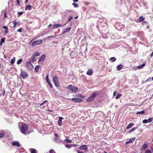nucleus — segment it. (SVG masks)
<instances>
[{
    "label": "nucleus",
    "instance_id": "obj_45",
    "mask_svg": "<svg viewBox=\"0 0 153 153\" xmlns=\"http://www.w3.org/2000/svg\"><path fill=\"white\" fill-rule=\"evenodd\" d=\"M72 18H73L72 16H69V17L68 19V22H70L71 21V20Z\"/></svg>",
    "mask_w": 153,
    "mask_h": 153
},
{
    "label": "nucleus",
    "instance_id": "obj_5",
    "mask_svg": "<svg viewBox=\"0 0 153 153\" xmlns=\"http://www.w3.org/2000/svg\"><path fill=\"white\" fill-rule=\"evenodd\" d=\"M68 88L70 91L73 92L75 91L78 89L77 87L72 85H69L68 86Z\"/></svg>",
    "mask_w": 153,
    "mask_h": 153
},
{
    "label": "nucleus",
    "instance_id": "obj_43",
    "mask_svg": "<svg viewBox=\"0 0 153 153\" xmlns=\"http://www.w3.org/2000/svg\"><path fill=\"white\" fill-rule=\"evenodd\" d=\"M143 123L144 124L147 123L148 122L147 120L145 119L143 121Z\"/></svg>",
    "mask_w": 153,
    "mask_h": 153
},
{
    "label": "nucleus",
    "instance_id": "obj_32",
    "mask_svg": "<svg viewBox=\"0 0 153 153\" xmlns=\"http://www.w3.org/2000/svg\"><path fill=\"white\" fill-rule=\"evenodd\" d=\"M122 95L118 93L116 97V99H118L119 98L121 97Z\"/></svg>",
    "mask_w": 153,
    "mask_h": 153
},
{
    "label": "nucleus",
    "instance_id": "obj_27",
    "mask_svg": "<svg viewBox=\"0 0 153 153\" xmlns=\"http://www.w3.org/2000/svg\"><path fill=\"white\" fill-rule=\"evenodd\" d=\"M144 20V18L142 16H140L139 18V19H138V20H139V22H140L143 21Z\"/></svg>",
    "mask_w": 153,
    "mask_h": 153
},
{
    "label": "nucleus",
    "instance_id": "obj_23",
    "mask_svg": "<svg viewBox=\"0 0 153 153\" xmlns=\"http://www.w3.org/2000/svg\"><path fill=\"white\" fill-rule=\"evenodd\" d=\"M35 58L33 57V56H32V58L29 59V61L31 62H33L36 61V59Z\"/></svg>",
    "mask_w": 153,
    "mask_h": 153
},
{
    "label": "nucleus",
    "instance_id": "obj_12",
    "mask_svg": "<svg viewBox=\"0 0 153 153\" xmlns=\"http://www.w3.org/2000/svg\"><path fill=\"white\" fill-rule=\"evenodd\" d=\"M145 65V64L143 63L140 66H139L137 67H134L133 68L134 70H136L137 68L140 69L143 68Z\"/></svg>",
    "mask_w": 153,
    "mask_h": 153
},
{
    "label": "nucleus",
    "instance_id": "obj_62",
    "mask_svg": "<svg viewBox=\"0 0 153 153\" xmlns=\"http://www.w3.org/2000/svg\"><path fill=\"white\" fill-rule=\"evenodd\" d=\"M28 1V0H25V2L26 3H27Z\"/></svg>",
    "mask_w": 153,
    "mask_h": 153
},
{
    "label": "nucleus",
    "instance_id": "obj_30",
    "mask_svg": "<svg viewBox=\"0 0 153 153\" xmlns=\"http://www.w3.org/2000/svg\"><path fill=\"white\" fill-rule=\"evenodd\" d=\"M16 58L15 57H13L11 60L10 63L13 64L15 61Z\"/></svg>",
    "mask_w": 153,
    "mask_h": 153
},
{
    "label": "nucleus",
    "instance_id": "obj_20",
    "mask_svg": "<svg viewBox=\"0 0 153 153\" xmlns=\"http://www.w3.org/2000/svg\"><path fill=\"white\" fill-rule=\"evenodd\" d=\"M41 67V66L39 65H37L35 66V71L36 72H38L39 71V68Z\"/></svg>",
    "mask_w": 153,
    "mask_h": 153
},
{
    "label": "nucleus",
    "instance_id": "obj_38",
    "mask_svg": "<svg viewBox=\"0 0 153 153\" xmlns=\"http://www.w3.org/2000/svg\"><path fill=\"white\" fill-rule=\"evenodd\" d=\"M18 17H19L21 15H22L23 14V12H18Z\"/></svg>",
    "mask_w": 153,
    "mask_h": 153
},
{
    "label": "nucleus",
    "instance_id": "obj_29",
    "mask_svg": "<svg viewBox=\"0 0 153 153\" xmlns=\"http://www.w3.org/2000/svg\"><path fill=\"white\" fill-rule=\"evenodd\" d=\"M4 136V133L3 131H0V137H3Z\"/></svg>",
    "mask_w": 153,
    "mask_h": 153
},
{
    "label": "nucleus",
    "instance_id": "obj_57",
    "mask_svg": "<svg viewBox=\"0 0 153 153\" xmlns=\"http://www.w3.org/2000/svg\"><path fill=\"white\" fill-rule=\"evenodd\" d=\"M116 91H114L113 93V96H114L116 95Z\"/></svg>",
    "mask_w": 153,
    "mask_h": 153
},
{
    "label": "nucleus",
    "instance_id": "obj_42",
    "mask_svg": "<svg viewBox=\"0 0 153 153\" xmlns=\"http://www.w3.org/2000/svg\"><path fill=\"white\" fill-rule=\"evenodd\" d=\"M145 153H152V152L150 150L148 149L145 151Z\"/></svg>",
    "mask_w": 153,
    "mask_h": 153
},
{
    "label": "nucleus",
    "instance_id": "obj_26",
    "mask_svg": "<svg viewBox=\"0 0 153 153\" xmlns=\"http://www.w3.org/2000/svg\"><path fill=\"white\" fill-rule=\"evenodd\" d=\"M5 38H2L1 41L0 45H1L2 46V43H4L5 42Z\"/></svg>",
    "mask_w": 153,
    "mask_h": 153
},
{
    "label": "nucleus",
    "instance_id": "obj_21",
    "mask_svg": "<svg viewBox=\"0 0 153 153\" xmlns=\"http://www.w3.org/2000/svg\"><path fill=\"white\" fill-rule=\"evenodd\" d=\"M135 140V138H131V139H130L129 141L128 142H126V144H127L128 143H132L133 141H134Z\"/></svg>",
    "mask_w": 153,
    "mask_h": 153
},
{
    "label": "nucleus",
    "instance_id": "obj_37",
    "mask_svg": "<svg viewBox=\"0 0 153 153\" xmlns=\"http://www.w3.org/2000/svg\"><path fill=\"white\" fill-rule=\"evenodd\" d=\"M72 5H74V7H79L78 4L76 3H73L72 4Z\"/></svg>",
    "mask_w": 153,
    "mask_h": 153
},
{
    "label": "nucleus",
    "instance_id": "obj_40",
    "mask_svg": "<svg viewBox=\"0 0 153 153\" xmlns=\"http://www.w3.org/2000/svg\"><path fill=\"white\" fill-rule=\"evenodd\" d=\"M65 141H66V142L68 143H71L72 142V141L71 140H69L67 139H66L65 140Z\"/></svg>",
    "mask_w": 153,
    "mask_h": 153
},
{
    "label": "nucleus",
    "instance_id": "obj_34",
    "mask_svg": "<svg viewBox=\"0 0 153 153\" xmlns=\"http://www.w3.org/2000/svg\"><path fill=\"white\" fill-rule=\"evenodd\" d=\"M46 82L48 83H49L50 82L49 80V78H48V74L47 75V76L46 77Z\"/></svg>",
    "mask_w": 153,
    "mask_h": 153
},
{
    "label": "nucleus",
    "instance_id": "obj_2",
    "mask_svg": "<svg viewBox=\"0 0 153 153\" xmlns=\"http://www.w3.org/2000/svg\"><path fill=\"white\" fill-rule=\"evenodd\" d=\"M78 97L79 98H73L71 99L72 101L75 102H80L82 101V99L84 98V97L80 94H79Z\"/></svg>",
    "mask_w": 153,
    "mask_h": 153
},
{
    "label": "nucleus",
    "instance_id": "obj_31",
    "mask_svg": "<svg viewBox=\"0 0 153 153\" xmlns=\"http://www.w3.org/2000/svg\"><path fill=\"white\" fill-rule=\"evenodd\" d=\"M116 59V58L114 57H111L110 59V60H111L112 62L115 61Z\"/></svg>",
    "mask_w": 153,
    "mask_h": 153
},
{
    "label": "nucleus",
    "instance_id": "obj_59",
    "mask_svg": "<svg viewBox=\"0 0 153 153\" xmlns=\"http://www.w3.org/2000/svg\"><path fill=\"white\" fill-rule=\"evenodd\" d=\"M73 1L75 2H78L79 1V0H73Z\"/></svg>",
    "mask_w": 153,
    "mask_h": 153
},
{
    "label": "nucleus",
    "instance_id": "obj_17",
    "mask_svg": "<svg viewBox=\"0 0 153 153\" xmlns=\"http://www.w3.org/2000/svg\"><path fill=\"white\" fill-rule=\"evenodd\" d=\"M71 27L66 28L64 30V32L63 33L69 32L71 30Z\"/></svg>",
    "mask_w": 153,
    "mask_h": 153
},
{
    "label": "nucleus",
    "instance_id": "obj_25",
    "mask_svg": "<svg viewBox=\"0 0 153 153\" xmlns=\"http://www.w3.org/2000/svg\"><path fill=\"white\" fill-rule=\"evenodd\" d=\"M31 9V7L30 5L26 6L25 7V10H30Z\"/></svg>",
    "mask_w": 153,
    "mask_h": 153
},
{
    "label": "nucleus",
    "instance_id": "obj_33",
    "mask_svg": "<svg viewBox=\"0 0 153 153\" xmlns=\"http://www.w3.org/2000/svg\"><path fill=\"white\" fill-rule=\"evenodd\" d=\"M31 153H37L36 151L34 149H31Z\"/></svg>",
    "mask_w": 153,
    "mask_h": 153
},
{
    "label": "nucleus",
    "instance_id": "obj_3",
    "mask_svg": "<svg viewBox=\"0 0 153 153\" xmlns=\"http://www.w3.org/2000/svg\"><path fill=\"white\" fill-rule=\"evenodd\" d=\"M58 77L57 76H53V82L56 87H58L59 86Z\"/></svg>",
    "mask_w": 153,
    "mask_h": 153
},
{
    "label": "nucleus",
    "instance_id": "obj_13",
    "mask_svg": "<svg viewBox=\"0 0 153 153\" xmlns=\"http://www.w3.org/2000/svg\"><path fill=\"white\" fill-rule=\"evenodd\" d=\"M66 25V24H65L64 25H62L60 24H55L53 25V28L55 29V28H56L59 27H63V26H64V25Z\"/></svg>",
    "mask_w": 153,
    "mask_h": 153
},
{
    "label": "nucleus",
    "instance_id": "obj_60",
    "mask_svg": "<svg viewBox=\"0 0 153 153\" xmlns=\"http://www.w3.org/2000/svg\"><path fill=\"white\" fill-rule=\"evenodd\" d=\"M85 3L86 5H87L89 4V3L86 2Z\"/></svg>",
    "mask_w": 153,
    "mask_h": 153
},
{
    "label": "nucleus",
    "instance_id": "obj_48",
    "mask_svg": "<svg viewBox=\"0 0 153 153\" xmlns=\"http://www.w3.org/2000/svg\"><path fill=\"white\" fill-rule=\"evenodd\" d=\"M152 80V78L151 77H149L146 80V82L150 81Z\"/></svg>",
    "mask_w": 153,
    "mask_h": 153
},
{
    "label": "nucleus",
    "instance_id": "obj_61",
    "mask_svg": "<svg viewBox=\"0 0 153 153\" xmlns=\"http://www.w3.org/2000/svg\"><path fill=\"white\" fill-rule=\"evenodd\" d=\"M150 56H151V57L152 56H153V52L151 53Z\"/></svg>",
    "mask_w": 153,
    "mask_h": 153
},
{
    "label": "nucleus",
    "instance_id": "obj_24",
    "mask_svg": "<svg viewBox=\"0 0 153 153\" xmlns=\"http://www.w3.org/2000/svg\"><path fill=\"white\" fill-rule=\"evenodd\" d=\"M47 102V101L46 100L44 101L42 104H40V107L41 108H44V107H45V106L44 105H44L45 103Z\"/></svg>",
    "mask_w": 153,
    "mask_h": 153
},
{
    "label": "nucleus",
    "instance_id": "obj_49",
    "mask_svg": "<svg viewBox=\"0 0 153 153\" xmlns=\"http://www.w3.org/2000/svg\"><path fill=\"white\" fill-rule=\"evenodd\" d=\"M22 28H20L17 31L19 32H22Z\"/></svg>",
    "mask_w": 153,
    "mask_h": 153
},
{
    "label": "nucleus",
    "instance_id": "obj_52",
    "mask_svg": "<svg viewBox=\"0 0 153 153\" xmlns=\"http://www.w3.org/2000/svg\"><path fill=\"white\" fill-rule=\"evenodd\" d=\"M8 28L6 29L5 33L6 34H7L8 33Z\"/></svg>",
    "mask_w": 153,
    "mask_h": 153
},
{
    "label": "nucleus",
    "instance_id": "obj_56",
    "mask_svg": "<svg viewBox=\"0 0 153 153\" xmlns=\"http://www.w3.org/2000/svg\"><path fill=\"white\" fill-rule=\"evenodd\" d=\"M78 153H84V152H82L81 151H78Z\"/></svg>",
    "mask_w": 153,
    "mask_h": 153
},
{
    "label": "nucleus",
    "instance_id": "obj_6",
    "mask_svg": "<svg viewBox=\"0 0 153 153\" xmlns=\"http://www.w3.org/2000/svg\"><path fill=\"white\" fill-rule=\"evenodd\" d=\"M20 76L23 79H25L28 77V74L26 71L21 70Z\"/></svg>",
    "mask_w": 153,
    "mask_h": 153
},
{
    "label": "nucleus",
    "instance_id": "obj_55",
    "mask_svg": "<svg viewBox=\"0 0 153 153\" xmlns=\"http://www.w3.org/2000/svg\"><path fill=\"white\" fill-rule=\"evenodd\" d=\"M150 148L153 151V145H152L150 146Z\"/></svg>",
    "mask_w": 153,
    "mask_h": 153
},
{
    "label": "nucleus",
    "instance_id": "obj_36",
    "mask_svg": "<svg viewBox=\"0 0 153 153\" xmlns=\"http://www.w3.org/2000/svg\"><path fill=\"white\" fill-rule=\"evenodd\" d=\"M137 128V127H133V128L132 129L130 130L129 131V133H130L132 132H133V131H134Z\"/></svg>",
    "mask_w": 153,
    "mask_h": 153
},
{
    "label": "nucleus",
    "instance_id": "obj_28",
    "mask_svg": "<svg viewBox=\"0 0 153 153\" xmlns=\"http://www.w3.org/2000/svg\"><path fill=\"white\" fill-rule=\"evenodd\" d=\"M145 113L144 111H137L136 113V114H143Z\"/></svg>",
    "mask_w": 153,
    "mask_h": 153
},
{
    "label": "nucleus",
    "instance_id": "obj_54",
    "mask_svg": "<svg viewBox=\"0 0 153 153\" xmlns=\"http://www.w3.org/2000/svg\"><path fill=\"white\" fill-rule=\"evenodd\" d=\"M3 28L4 29H7L8 28V27H7V26H4L3 27Z\"/></svg>",
    "mask_w": 153,
    "mask_h": 153
},
{
    "label": "nucleus",
    "instance_id": "obj_35",
    "mask_svg": "<svg viewBox=\"0 0 153 153\" xmlns=\"http://www.w3.org/2000/svg\"><path fill=\"white\" fill-rule=\"evenodd\" d=\"M22 59H19L17 61V64H19L22 63Z\"/></svg>",
    "mask_w": 153,
    "mask_h": 153
},
{
    "label": "nucleus",
    "instance_id": "obj_15",
    "mask_svg": "<svg viewBox=\"0 0 153 153\" xmlns=\"http://www.w3.org/2000/svg\"><path fill=\"white\" fill-rule=\"evenodd\" d=\"M12 145L13 146H16L17 147H19L20 146V144L17 141H15L12 142Z\"/></svg>",
    "mask_w": 153,
    "mask_h": 153
},
{
    "label": "nucleus",
    "instance_id": "obj_63",
    "mask_svg": "<svg viewBox=\"0 0 153 153\" xmlns=\"http://www.w3.org/2000/svg\"><path fill=\"white\" fill-rule=\"evenodd\" d=\"M47 110L48 111H50V112H53V111L52 110H49V109H48Z\"/></svg>",
    "mask_w": 153,
    "mask_h": 153
},
{
    "label": "nucleus",
    "instance_id": "obj_7",
    "mask_svg": "<svg viewBox=\"0 0 153 153\" xmlns=\"http://www.w3.org/2000/svg\"><path fill=\"white\" fill-rule=\"evenodd\" d=\"M42 40H38L34 41L32 43L31 45L33 46H34L36 45H39L42 42Z\"/></svg>",
    "mask_w": 153,
    "mask_h": 153
},
{
    "label": "nucleus",
    "instance_id": "obj_8",
    "mask_svg": "<svg viewBox=\"0 0 153 153\" xmlns=\"http://www.w3.org/2000/svg\"><path fill=\"white\" fill-rule=\"evenodd\" d=\"M148 147V143L146 142H145L144 143L143 145L142 146L141 148V150H146Z\"/></svg>",
    "mask_w": 153,
    "mask_h": 153
},
{
    "label": "nucleus",
    "instance_id": "obj_41",
    "mask_svg": "<svg viewBox=\"0 0 153 153\" xmlns=\"http://www.w3.org/2000/svg\"><path fill=\"white\" fill-rule=\"evenodd\" d=\"M65 146L68 148H70L71 147V145L67 144L65 145Z\"/></svg>",
    "mask_w": 153,
    "mask_h": 153
},
{
    "label": "nucleus",
    "instance_id": "obj_19",
    "mask_svg": "<svg viewBox=\"0 0 153 153\" xmlns=\"http://www.w3.org/2000/svg\"><path fill=\"white\" fill-rule=\"evenodd\" d=\"M134 124L133 123H130L126 127V129H129L131 128L133 126H134Z\"/></svg>",
    "mask_w": 153,
    "mask_h": 153
},
{
    "label": "nucleus",
    "instance_id": "obj_50",
    "mask_svg": "<svg viewBox=\"0 0 153 153\" xmlns=\"http://www.w3.org/2000/svg\"><path fill=\"white\" fill-rule=\"evenodd\" d=\"M17 3L19 4V6H20V1L19 0H16Z\"/></svg>",
    "mask_w": 153,
    "mask_h": 153
},
{
    "label": "nucleus",
    "instance_id": "obj_51",
    "mask_svg": "<svg viewBox=\"0 0 153 153\" xmlns=\"http://www.w3.org/2000/svg\"><path fill=\"white\" fill-rule=\"evenodd\" d=\"M4 18H6L7 17V15L6 14V13L5 12H4Z\"/></svg>",
    "mask_w": 153,
    "mask_h": 153
},
{
    "label": "nucleus",
    "instance_id": "obj_64",
    "mask_svg": "<svg viewBox=\"0 0 153 153\" xmlns=\"http://www.w3.org/2000/svg\"><path fill=\"white\" fill-rule=\"evenodd\" d=\"M78 17V16H76L75 18H74V19H77Z\"/></svg>",
    "mask_w": 153,
    "mask_h": 153
},
{
    "label": "nucleus",
    "instance_id": "obj_4",
    "mask_svg": "<svg viewBox=\"0 0 153 153\" xmlns=\"http://www.w3.org/2000/svg\"><path fill=\"white\" fill-rule=\"evenodd\" d=\"M97 95V93H96L95 92L91 96L88 98L87 99V102H91L94 99L95 97Z\"/></svg>",
    "mask_w": 153,
    "mask_h": 153
},
{
    "label": "nucleus",
    "instance_id": "obj_9",
    "mask_svg": "<svg viewBox=\"0 0 153 153\" xmlns=\"http://www.w3.org/2000/svg\"><path fill=\"white\" fill-rule=\"evenodd\" d=\"M29 61L27 62L26 63V65L28 69H32V68L33 67V65Z\"/></svg>",
    "mask_w": 153,
    "mask_h": 153
},
{
    "label": "nucleus",
    "instance_id": "obj_1",
    "mask_svg": "<svg viewBox=\"0 0 153 153\" xmlns=\"http://www.w3.org/2000/svg\"><path fill=\"white\" fill-rule=\"evenodd\" d=\"M20 131L24 134H29L30 133L28 129L27 125L25 123H21L19 125Z\"/></svg>",
    "mask_w": 153,
    "mask_h": 153
},
{
    "label": "nucleus",
    "instance_id": "obj_22",
    "mask_svg": "<svg viewBox=\"0 0 153 153\" xmlns=\"http://www.w3.org/2000/svg\"><path fill=\"white\" fill-rule=\"evenodd\" d=\"M123 66H122V65H120L117 66V70L118 71H120L121 70Z\"/></svg>",
    "mask_w": 153,
    "mask_h": 153
},
{
    "label": "nucleus",
    "instance_id": "obj_10",
    "mask_svg": "<svg viewBox=\"0 0 153 153\" xmlns=\"http://www.w3.org/2000/svg\"><path fill=\"white\" fill-rule=\"evenodd\" d=\"M79 149L81 150H87L88 149V146L86 145H83L79 147Z\"/></svg>",
    "mask_w": 153,
    "mask_h": 153
},
{
    "label": "nucleus",
    "instance_id": "obj_11",
    "mask_svg": "<svg viewBox=\"0 0 153 153\" xmlns=\"http://www.w3.org/2000/svg\"><path fill=\"white\" fill-rule=\"evenodd\" d=\"M46 56L45 54H43L42 56L39 59L38 63L40 64L41 61H43L44 59L45 58Z\"/></svg>",
    "mask_w": 153,
    "mask_h": 153
},
{
    "label": "nucleus",
    "instance_id": "obj_53",
    "mask_svg": "<svg viewBox=\"0 0 153 153\" xmlns=\"http://www.w3.org/2000/svg\"><path fill=\"white\" fill-rule=\"evenodd\" d=\"M48 84H49V86H50V87H51V88H53V86H52V85L51 83V82H49V83H48Z\"/></svg>",
    "mask_w": 153,
    "mask_h": 153
},
{
    "label": "nucleus",
    "instance_id": "obj_44",
    "mask_svg": "<svg viewBox=\"0 0 153 153\" xmlns=\"http://www.w3.org/2000/svg\"><path fill=\"white\" fill-rule=\"evenodd\" d=\"M56 37V36H48L47 38L48 39L51 38H54Z\"/></svg>",
    "mask_w": 153,
    "mask_h": 153
},
{
    "label": "nucleus",
    "instance_id": "obj_18",
    "mask_svg": "<svg viewBox=\"0 0 153 153\" xmlns=\"http://www.w3.org/2000/svg\"><path fill=\"white\" fill-rule=\"evenodd\" d=\"M40 55V53L38 52H36L32 55L33 57H35L36 56H39Z\"/></svg>",
    "mask_w": 153,
    "mask_h": 153
},
{
    "label": "nucleus",
    "instance_id": "obj_58",
    "mask_svg": "<svg viewBox=\"0 0 153 153\" xmlns=\"http://www.w3.org/2000/svg\"><path fill=\"white\" fill-rule=\"evenodd\" d=\"M150 27V26L149 25H148L147 26V28L149 29Z\"/></svg>",
    "mask_w": 153,
    "mask_h": 153
},
{
    "label": "nucleus",
    "instance_id": "obj_16",
    "mask_svg": "<svg viewBox=\"0 0 153 153\" xmlns=\"http://www.w3.org/2000/svg\"><path fill=\"white\" fill-rule=\"evenodd\" d=\"M93 72L92 69H89L86 73L87 75L89 76L93 74Z\"/></svg>",
    "mask_w": 153,
    "mask_h": 153
},
{
    "label": "nucleus",
    "instance_id": "obj_47",
    "mask_svg": "<svg viewBox=\"0 0 153 153\" xmlns=\"http://www.w3.org/2000/svg\"><path fill=\"white\" fill-rule=\"evenodd\" d=\"M148 122V123H150L152 121V119L151 118H149L147 120Z\"/></svg>",
    "mask_w": 153,
    "mask_h": 153
},
{
    "label": "nucleus",
    "instance_id": "obj_39",
    "mask_svg": "<svg viewBox=\"0 0 153 153\" xmlns=\"http://www.w3.org/2000/svg\"><path fill=\"white\" fill-rule=\"evenodd\" d=\"M13 24L14 25V26H13V27H16V25L17 24H18V23H17V22L15 21H13Z\"/></svg>",
    "mask_w": 153,
    "mask_h": 153
},
{
    "label": "nucleus",
    "instance_id": "obj_14",
    "mask_svg": "<svg viewBox=\"0 0 153 153\" xmlns=\"http://www.w3.org/2000/svg\"><path fill=\"white\" fill-rule=\"evenodd\" d=\"M63 119V118L62 117H59V120L58 121V124L59 126H61L62 125V121Z\"/></svg>",
    "mask_w": 153,
    "mask_h": 153
},
{
    "label": "nucleus",
    "instance_id": "obj_46",
    "mask_svg": "<svg viewBox=\"0 0 153 153\" xmlns=\"http://www.w3.org/2000/svg\"><path fill=\"white\" fill-rule=\"evenodd\" d=\"M49 153H56L53 150L51 149L49 151Z\"/></svg>",
    "mask_w": 153,
    "mask_h": 153
}]
</instances>
